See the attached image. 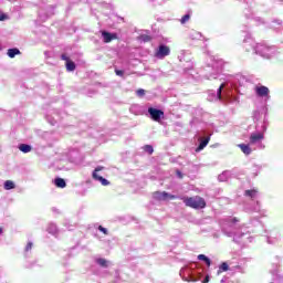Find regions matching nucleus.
<instances>
[{
    "mask_svg": "<svg viewBox=\"0 0 283 283\" xmlns=\"http://www.w3.org/2000/svg\"><path fill=\"white\" fill-rule=\"evenodd\" d=\"M186 207H190V209H205L207 207V201H205V198L200 196L196 197H184L181 198Z\"/></svg>",
    "mask_w": 283,
    "mask_h": 283,
    "instance_id": "1",
    "label": "nucleus"
},
{
    "mask_svg": "<svg viewBox=\"0 0 283 283\" xmlns=\"http://www.w3.org/2000/svg\"><path fill=\"white\" fill-rule=\"evenodd\" d=\"M148 114H150V118L155 120V123H160V118H165V112H163V109L149 107Z\"/></svg>",
    "mask_w": 283,
    "mask_h": 283,
    "instance_id": "2",
    "label": "nucleus"
},
{
    "mask_svg": "<svg viewBox=\"0 0 283 283\" xmlns=\"http://www.w3.org/2000/svg\"><path fill=\"white\" fill-rule=\"evenodd\" d=\"M153 198L155 199V200H176V198H178V197H176V195H170L169 192H167V191H163V192H160V191H155L154 193H153Z\"/></svg>",
    "mask_w": 283,
    "mask_h": 283,
    "instance_id": "3",
    "label": "nucleus"
},
{
    "mask_svg": "<svg viewBox=\"0 0 283 283\" xmlns=\"http://www.w3.org/2000/svg\"><path fill=\"white\" fill-rule=\"evenodd\" d=\"M169 54H171V49L165 44H161L156 51L155 56H157V59H165V56H169Z\"/></svg>",
    "mask_w": 283,
    "mask_h": 283,
    "instance_id": "4",
    "label": "nucleus"
},
{
    "mask_svg": "<svg viewBox=\"0 0 283 283\" xmlns=\"http://www.w3.org/2000/svg\"><path fill=\"white\" fill-rule=\"evenodd\" d=\"M98 171H103V167L102 166L95 168V170L93 171V175H92L93 179L94 180H98L103 185V187H107L109 185V181L107 179L98 176Z\"/></svg>",
    "mask_w": 283,
    "mask_h": 283,
    "instance_id": "5",
    "label": "nucleus"
},
{
    "mask_svg": "<svg viewBox=\"0 0 283 283\" xmlns=\"http://www.w3.org/2000/svg\"><path fill=\"white\" fill-rule=\"evenodd\" d=\"M102 36L104 43H112V41L118 40L117 33H109L107 31H102Z\"/></svg>",
    "mask_w": 283,
    "mask_h": 283,
    "instance_id": "6",
    "label": "nucleus"
},
{
    "mask_svg": "<svg viewBox=\"0 0 283 283\" xmlns=\"http://www.w3.org/2000/svg\"><path fill=\"white\" fill-rule=\"evenodd\" d=\"M254 92L256 96H260L261 98H264V96H269V93H270L269 87L263 85L255 86Z\"/></svg>",
    "mask_w": 283,
    "mask_h": 283,
    "instance_id": "7",
    "label": "nucleus"
},
{
    "mask_svg": "<svg viewBox=\"0 0 283 283\" xmlns=\"http://www.w3.org/2000/svg\"><path fill=\"white\" fill-rule=\"evenodd\" d=\"M251 143H260V140H264V134L262 133H254L250 136Z\"/></svg>",
    "mask_w": 283,
    "mask_h": 283,
    "instance_id": "8",
    "label": "nucleus"
},
{
    "mask_svg": "<svg viewBox=\"0 0 283 283\" xmlns=\"http://www.w3.org/2000/svg\"><path fill=\"white\" fill-rule=\"evenodd\" d=\"M55 186L59 189H65V187H67V184L65 182V179H63V178H55Z\"/></svg>",
    "mask_w": 283,
    "mask_h": 283,
    "instance_id": "9",
    "label": "nucleus"
},
{
    "mask_svg": "<svg viewBox=\"0 0 283 283\" xmlns=\"http://www.w3.org/2000/svg\"><path fill=\"white\" fill-rule=\"evenodd\" d=\"M7 54L9 59H14L18 54H21V51L19 49H9Z\"/></svg>",
    "mask_w": 283,
    "mask_h": 283,
    "instance_id": "10",
    "label": "nucleus"
},
{
    "mask_svg": "<svg viewBox=\"0 0 283 283\" xmlns=\"http://www.w3.org/2000/svg\"><path fill=\"white\" fill-rule=\"evenodd\" d=\"M65 67L67 72H74V70H76V64L74 63V61L67 60V62L65 63Z\"/></svg>",
    "mask_w": 283,
    "mask_h": 283,
    "instance_id": "11",
    "label": "nucleus"
},
{
    "mask_svg": "<svg viewBox=\"0 0 283 283\" xmlns=\"http://www.w3.org/2000/svg\"><path fill=\"white\" fill-rule=\"evenodd\" d=\"M20 151H22L23 154H30V151H32V146L28 145V144H21L19 146Z\"/></svg>",
    "mask_w": 283,
    "mask_h": 283,
    "instance_id": "12",
    "label": "nucleus"
},
{
    "mask_svg": "<svg viewBox=\"0 0 283 283\" xmlns=\"http://www.w3.org/2000/svg\"><path fill=\"white\" fill-rule=\"evenodd\" d=\"M238 147H240L241 151L249 156L251 154V147H249V144H239Z\"/></svg>",
    "mask_w": 283,
    "mask_h": 283,
    "instance_id": "13",
    "label": "nucleus"
},
{
    "mask_svg": "<svg viewBox=\"0 0 283 283\" xmlns=\"http://www.w3.org/2000/svg\"><path fill=\"white\" fill-rule=\"evenodd\" d=\"M229 271V263L228 262H222L219 266V270H218V275H220V273H224Z\"/></svg>",
    "mask_w": 283,
    "mask_h": 283,
    "instance_id": "14",
    "label": "nucleus"
},
{
    "mask_svg": "<svg viewBox=\"0 0 283 283\" xmlns=\"http://www.w3.org/2000/svg\"><path fill=\"white\" fill-rule=\"evenodd\" d=\"M4 189H6L7 191H10V189H14V181H12V180H7V181L4 182Z\"/></svg>",
    "mask_w": 283,
    "mask_h": 283,
    "instance_id": "15",
    "label": "nucleus"
},
{
    "mask_svg": "<svg viewBox=\"0 0 283 283\" xmlns=\"http://www.w3.org/2000/svg\"><path fill=\"white\" fill-rule=\"evenodd\" d=\"M245 196H248L249 198H255V196H258V190L252 189V190H245Z\"/></svg>",
    "mask_w": 283,
    "mask_h": 283,
    "instance_id": "16",
    "label": "nucleus"
},
{
    "mask_svg": "<svg viewBox=\"0 0 283 283\" xmlns=\"http://www.w3.org/2000/svg\"><path fill=\"white\" fill-rule=\"evenodd\" d=\"M222 90H224V84H221L217 91V96H218L219 101H222Z\"/></svg>",
    "mask_w": 283,
    "mask_h": 283,
    "instance_id": "17",
    "label": "nucleus"
},
{
    "mask_svg": "<svg viewBox=\"0 0 283 283\" xmlns=\"http://www.w3.org/2000/svg\"><path fill=\"white\" fill-rule=\"evenodd\" d=\"M144 150L146 151V154L151 155V154H154V146L146 145V146H144Z\"/></svg>",
    "mask_w": 283,
    "mask_h": 283,
    "instance_id": "18",
    "label": "nucleus"
},
{
    "mask_svg": "<svg viewBox=\"0 0 283 283\" xmlns=\"http://www.w3.org/2000/svg\"><path fill=\"white\" fill-rule=\"evenodd\" d=\"M189 19H191L190 14H185L181 19H180V23L182 25H185V23H187V21H189Z\"/></svg>",
    "mask_w": 283,
    "mask_h": 283,
    "instance_id": "19",
    "label": "nucleus"
},
{
    "mask_svg": "<svg viewBox=\"0 0 283 283\" xmlns=\"http://www.w3.org/2000/svg\"><path fill=\"white\" fill-rule=\"evenodd\" d=\"M97 264H99V266L107 268V260H105V259H97Z\"/></svg>",
    "mask_w": 283,
    "mask_h": 283,
    "instance_id": "20",
    "label": "nucleus"
},
{
    "mask_svg": "<svg viewBox=\"0 0 283 283\" xmlns=\"http://www.w3.org/2000/svg\"><path fill=\"white\" fill-rule=\"evenodd\" d=\"M207 143H200L199 147L196 148V151H202V149H205V147H207Z\"/></svg>",
    "mask_w": 283,
    "mask_h": 283,
    "instance_id": "21",
    "label": "nucleus"
},
{
    "mask_svg": "<svg viewBox=\"0 0 283 283\" xmlns=\"http://www.w3.org/2000/svg\"><path fill=\"white\" fill-rule=\"evenodd\" d=\"M140 39L142 41H144V43H149V41H151V38L149 35H142Z\"/></svg>",
    "mask_w": 283,
    "mask_h": 283,
    "instance_id": "22",
    "label": "nucleus"
},
{
    "mask_svg": "<svg viewBox=\"0 0 283 283\" xmlns=\"http://www.w3.org/2000/svg\"><path fill=\"white\" fill-rule=\"evenodd\" d=\"M209 140H211V137L207 136V137H201L199 139L200 143H209Z\"/></svg>",
    "mask_w": 283,
    "mask_h": 283,
    "instance_id": "23",
    "label": "nucleus"
},
{
    "mask_svg": "<svg viewBox=\"0 0 283 283\" xmlns=\"http://www.w3.org/2000/svg\"><path fill=\"white\" fill-rule=\"evenodd\" d=\"M228 222H230L231 224H237V222H240V219H238L237 217L228 220Z\"/></svg>",
    "mask_w": 283,
    "mask_h": 283,
    "instance_id": "24",
    "label": "nucleus"
},
{
    "mask_svg": "<svg viewBox=\"0 0 283 283\" xmlns=\"http://www.w3.org/2000/svg\"><path fill=\"white\" fill-rule=\"evenodd\" d=\"M198 260H201L202 262H207L208 256L205 255V254H199V255H198Z\"/></svg>",
    "mask_w": 283,
    "mask_h": 283,
    "instance_id": "25",
    "label": "nucleus"
},
{
    "mask_svg": "<svg viewBox=\"0 0 283 283\" xmlns=\"http://www.w3.org/2000/svg\"><path fill=\"white\" fill-rule=\"evenodd\" d=\"M0 21H8V14L0 13Z\"/></svg>",
    "mask_w": 283,
    "mask_h": 283,
    "instance_id": "26",
    "label": "nucleus"
},
{
    "mask_svg": "<svg viewBox=\"0 0 283 283\" xmlns=\"http://www.w3.org/2000/svg\"><path fill=\"white\" fill-rule=\"evenodd\" d=\"M137 96H140V97L145 96V90L143 88L137 90Z\"/></svg>",
    "mask_w": 283,
    "mask_h": 283,
    "instance_id": "27",
    "label": "nucleus"
},
{
    "mask_svg": "<svg viewBox=\"0 0 283 283\" xmlns=\"http://www.w3.org/2000/svg\"><path fill=\"white\" fill-rule=\"evenodd\" d=\"M98 231H101L102 233H104V235H107V230L103 227V226H99L98 227Z\"/></svg>",
    "mask_w": 283,
    "mask_h": 283,
    "instance_id": "28",
    "label": "nucleus"
},
{
    "mask_svg": "<svg viewBox=\"0 0 283 283\" xmlns=\"http://www.w3.org/2000/svg\"><path fill=\"white\" fill-rule=\"evenodd\" d=\"M115 74H116L117 76H124V75H125V72L122 71V70H115Z\"/></svg>",
    "mask_w": 283,
    "mask_h": 283,
    "instance_id": "29",
    "label": "nucleus"
},
{
    "mask_svg": "<svg viewBox=\"0 0 283 283\" xmlns=\"http://www.w3.org/2000/svg\"><path fill=\"white\" fill-rule=\"evenodd\" d=\"M61 59H62V61H65L66 63H67V61H70V57H67L66 54H62Z\"/></svg>",
    "mask_w": 283,
    "mask_h": 283,
    "instance_id": "30",
    "label": "nucleus"
},
{
    "mask_svg": "<svg viewBox=\"0 0 283 283\" xmlns=\"http://www.w3.org/2000/svg\"><path fill=\"white\" fill-rule=\"evenodd\" d=\"M32 250V242H29L25 247V251H31Z\"/></svg>",
    "mask_w": 283,
    "mask_h": 283,
    "instance_id": "31",
    "label": "nucleus"
},
{
    "mask_svg": "<svg viewBox=\"0 0 283 283\" xmlns=\"http://www.w3.org/2000/svg\"><path fill=\"white\" fill-rule=\"evenodd\" d=\"M176 175L178 176V178H184L182 172L180 170H177Z\"/></svg>",
    "mask_w": 283,
    "mask_h": 283,
    "instance_id": "32",
    "label": "nucleus"
},
{
    "mask_svg": "<svg viewBox=\"0 0 283 283\" xmlns=\"http://www.w3.org/2000/svg\"><path fill=\"white\" fill-rule=\"evenodd\" d=\"M205 262H206L207 266H211V260L209 258Z\"/></svg>",
    "mask_w": 283,
    "mask_h": 283,
    "instance_id": "33",
    "label": "nucleus"
},
{
    "mask_svg": "<svg viewBox=\"0 0 283 283\" xmlns=\"http://www.w3.org/2000/svg\"><path fill=\"white\" fill-rule=\"evenodd\" d=\"M205 262H206L207 266H211V260L209 258Z\"/></svg>",
    "mask_w": 283,
    "mask_h": 283,
    "instance_id": "34",
    "label": "nucleus"
},
{
    "mask_svg": "<svg viewBox=\"0 0 283 283\" xmlns=\"http://www.w3.org/2000/svg\"><path fill=\"white\" fill-rule=\"evenodd\" d=\"M202 283H209V275H206V277L203 279Z\"/></svg>",
    "mask_w": 283,
    "mask_h": 283,
    "instance_id": "35",
    "label": "nucleus"
},
{
    "mask_svg": "<svg viewBox=\"0 0 283 283\" xmlns=\"http://www.w3.org/2000/svg\"><path fill=\"white\" fill-rule=\"evenodd\" d=\"M0 233H3V229L0 228Z\"/></svg>",
    "mask_w": 283,
    "mask_h": 283,
    "instance_id": "36",
    "label": "nucleus"
},
{
    "mask_svg": "<svg viewBox=\"0 0 283 283\" xmlns=\"http://www.w3.org/2000/svg\"><path fill=\"white\" fill-rule=\"evenodd\" d=\"M192 282H198V280L193 279Z\"/></svg>",
    "mask_w": 283,
    "mask_h": 283,
    "instance_id": "37",
    "label": "nucleus"
}]
</instances>
